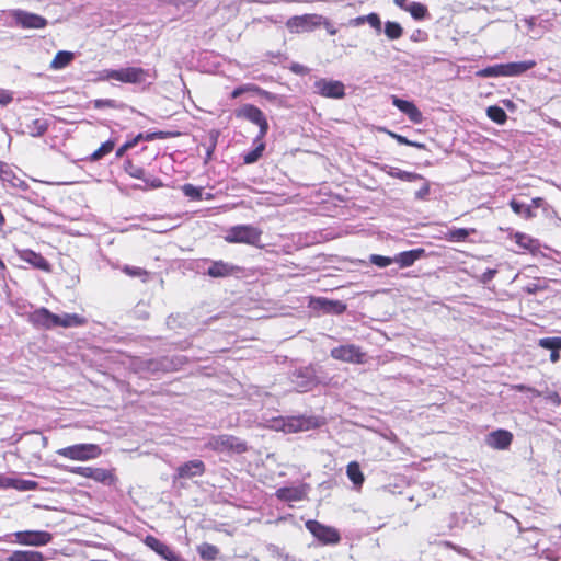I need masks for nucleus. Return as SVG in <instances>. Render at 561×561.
Wrapping results in <instances>:
<instances>
[{
	"label": "nucleus",
	"instance_id": "obj_1",
	"mask_svg": "<svg viewBox=\"0 0 561 561\" xmlns=\"http://www.w3.org/2000/svg\"><path fill=\"white\" fill-rule=\"evenodd\" d=\"M205 447L216 453H230L238 455L244 454L249 449L244 440L230 434L211 435Z\"/></svg>",
	"mask_w": 561,
	"mask_h": 561
},
{
	"label": "nucleus",
	"instance_id": "obj_2",
	"mask_svg": "<svg viewBox=\"0 0 561 561\" xmlns=\"http://www.w3.org/2000/svg\"><path fill=\"white\" fill-rule=\"evenodd\" d=\"M263 231L252 225H236L228 229L225 241L228 243H244L253 247H262Z\"/></svg>",
	"mask_w": 561,
	"mask_h": 561
},
{
	"label": "nucleus",
	"instance_id": "obj_3",
	"mask_svg": "<svg viewBox=\"0 0 561 561\" xmlns=\"http://www.w3.org/2000/svg\"><path fill=\"white\" fill-rule=\"evenodd\" d=\"M67 471L107 486H115L118 483V477L115 468L77 466L68 468Z\"/></svg>",
	"mask_w": 561,
	"mask_h": 561
},
{
	"label": "nucleus",
	"instance_id": "obj_4",
	"mask_svg": "<svg viewBox=\"0 0 561 561\" xmlns=\"http://www.w3.org/2000/svg\"><path fill=\"white\" fill-rule=\"evenodd\" d=\"M102 448L98 444L81 443L59 448L56 454L73 461H89L102 455Z\"/></svg>",
	"mask_w": 561,
	"mask_h": 561
},
{
	"label": "nucleus",
	"instance_id": "obj_5",
	"mask_svg": "<svg viewBox=\"0 0 561 561\" xmlns=\"http://www.w3.org/2000/svg\"><path fill=\"white\" fill-rule=\"evenodd\" d=\"M234 116L239 119L248 121L259 127L256 140H262L268 131V122L261 108L253 104H243L234 111Z\"/></svg>",
	"mask_w": 561,
	"mask_h": 561
},
{
	"label": "nucleus",
	"instance_id": "obj_6",
	"mask_svg": "<svg viewBox=\"0 0 561 561\" xmlns=\"http://www.w3.org/2000/svg\"><path fill=\"white\" fill-rule=\"evenodd\" d=\"M149 71L141 67H126L113 69L106 72V78L119 81L122 83L139 84L146 81Z\"/></svg>",
	"mask_w": 561,
	"mask_h": 561
},
{
	"label": "nucleus",
	"instance_id": "obj_7",
	"mask_svg": "<svg viewBox=\"0 0 561 561\" xmlns=\"http://www.w3.org/2000/svg\"><path fill=\"white\" fill-rule=\"evenodd\" d=\"M330 356L336 360L350 364H364L366 363V353L362 347L355 344H344L333 347L330 351Z\"/></svg>",
	"mask_w": 561,
	"mask_h": 561
},
{
	"label": "nucleus",
	"instance_id": "obj_8",
	"mask_svg": "<svg viewBox=\"0 0 561 561\" xmlns=\"http://www.w3.org/2000/svg\"><path fill=\"white\" fill-rule=\"evenodd\" d=\"M306 528L323 545H336L341 540L337 529L310 519L305 524Z\"/></svg>",
	"mask_w": 561,
	"mask_h": 561
},
{
	"label": "nucleus",
	"instance_id": "obj_9",
	"mask_svg": "<svg viewBox=\"0 0 561 561\" xmlns=\"http://www.w3.org/2000/svg\"><path fill=\"white\" fill-rule=\"evenodd\" d=\"M321 24L322 15L318 14L295 15L286 22V26L291 33L310 32Z\"/></svg>",
	"mask_w": 561,
	"mask_h": 561
},
{
	"label": "nucleus",
	"instance_id": "obj_10",
	"mask_svg": "<svg viewBox=\"0 0 561 561\" xmlns=\"http://www.w3.org/2000/svg\"><path fill=\"white\" fill-rule=\"evenodd\" d=\"M15 542L23 546L41 547L53 540V535L45 530H23L14 534Z\"/></svg>",
	"mask_w": 561,
	"mask_h": 561
},
{
	"label": "nucleus",
	"instance_id": "obj_11",
	"mask_svg": "<svg viewBox=\"0 0 561 561\" xmlns=\"http://www.w3.org/2000/svg\"><path fill=\"white\" fill-rule=\"evenodd\" d=\"M58 314L53 313L45 307L35 309L28 313V322L37 329L51 330L55 328V322Z\"/></svg>",
	"mask_w": 561,
	"mask_h": 561
},
{
	"label": "nucleus",
	"instance_id": "obj_12",
	"mask_svg": "<svg viewBox=\"0 0 561 561\" xmlns=\"http://www.w3.org/2000/svg\"><path fill=\"white\" fill-rule=\"evenodd\" d=\"M12 18L14 19L15 23L21 26L22 28H44L47 26L48 22L45 18L26 12L23 10H14L12 11Z\"/></svg>",
	"mask_w": 561,
	"mask_h": 561
},
{
	"label": "nucleus",
	"instance_id": "obj_13",
	"mask_svg": "<svg viewBox=\"0 0 561 561\" xmlns=\"http://www.w3.org/2000/svg\"><path fill=\"white\" fill-rule=\"evenodd\" d=\"M124 170L131 178L144 180V182H145L144 190H146V188H150V190L161 188L164 185L162 180L159 179V178L146 179L145 178V170H144V168L139 167L138 164H136L130 159H127L124 162Z\"/></svg>",
	"mask_w": 561,
	"mask_h": 561
},
{
	"label": "nucleus",
	"instance_id": "obj_14",
	"mask_svg": "<svg viewBox=\"0 0 561 561\" xmlns=\"http://www.w3.org/2000/svg\"><path fill=\"white\" fill-rule=\"evenodd\" d=\"M144 543L167 561H185L179 553L173 551L167 543L152 535L144 539Z\"/></svg>",
	"mask_w": 561,
	"mask_h": 561
},
{
	"label": "nucleus",
	"instance_id": "obj_15",
	"mask_svg": "<svg viewBox=\"0 0 561 561\" xmlns=\"http://www.w3.org/2000/svg\"><path fill=\"white\" fill-rule=\"evenodd\" d=\"M317 93L324 98L342 99L345 95V87L341 81L320 79L316 81Z\"/></svg>",
	"mask_w": 561,
	"mask_h": 561
},
{
	"label": "nucleus",
	"instance_id": "obj_16",
	"mask_svg": "<svg viewBox=\"0 0 561 561\" xmlns=\"http://www.w3.org/2000/svg\"><path fill=\"white\" fill-rule=\"evenodd\" d=\"M513 434L507 430H496L489 433L485 437L486 445L495 450L508 449L513 442Z\"/></svg>",
	"mask_w": 561,
	"mask_h": 561
},
{
	"label": "nucleus",
	"instance_id": "obj_17",
	"mask_svg": "<svg viewBox=\"0 0 561 561\" xmlns=\"http://www.w3.org/2000/svg\"><path fill=\"white\" fill-rule=\"evenodd\" d=\"M391 101L392 104L405 114L413 124H421L423 122V114L413 102L402 100L397 95H392Z\"/></svg>",
	"mask_w": 561,
	"mask_h": 561
},
{
	"label": "nucleus",
	"instance_id": "obj_18",
	"mask_svg": "<svg viewBox=\"0 0 561 561\" xmlns=\"http://www.w3.org/2000/svg\"><path fill=\"white\" fill-rule=\"evenodd\" d=\"M205 471H206L205 463L199 459H195V460L186 461V462L182 463L180 467H178L176 476L180 479H191L194 477L203 476L205 473Z\"/></svg>",
	"mask_w": 561,
	"mask_h": 561
},
{
	"label": "nucleus",
	"instance_id": "obj_19",
	"mask_svg": "<svg viewBox=\"0 0 561 561\" xmlns=\"http://www.w3.org/2000/svg\"><path fill=\"white\" fill-rule=\"evenodd\" d=\"M19 257L23 260L24 262H27L32 266H34L37 270L49 272L50 271V264L49 262L41 254L33 250L25 249L19 251Z\"/></svg>",
	"mask_w": 561,
	"mask_h": 561
},
{
	"label": "nucleus",
	"instance_id": "obj_20",
	"mask_svg": "<svg viewBox=\"0 0 561 561\" xmlns=\"http://www.w3.org/2000/svg\"><path fill=\"white\" fill-rule=\"evenodd\" d=\"M241 267L229 264L221 260L214 261L207 270V275L214 278L231 276L237 272H240Z\"/></svg>",
	"mask_w": 561,
	"mask_h": 561
},
{
	"label": "nucleus",
	"instance_id": "obj_21",
	"mask_svg": "<svg viewBox=\"0 0 561 561\" xmlns=\"http://www.w3.org/2000/svg\"><path fill=\"white\" fill-rule=\"evenodd\" d=\"M275 495L280 501L298 502L307 497V491L304 486H285L279 488Z\"/></svg>",
	"mask_w": 561,
	"mask_h": 561
},
{
	"label": "nucleus",
	"instance_id": "obj_22",
	"mask_svg": "<svg viewBox=\"0 0 561 561\" xmlns=\"http://www.w3.org/2000/svg\"><path fill=\"white\" fill-rule=\"evenodd\" d=\"M289 433L308 431L313 427L312 420L305 416H293L284 424Z\"/></svg>",
	"mask_w": 561,
	"mask_h": 561
},
{
	"label": "nucleus",
	"instance_id": "obj_23",
	"mask_svg": "<svg viewBox=\"0 0 561 561\" xmlns=\"http://www.w3.org/2000/svg\"><path fill=\"white\" fill-rule=\"evenodd\" d=\"M424 253V249H414L399 253L394 257V263L401 268L409 267L415 263Z\"/></svg>",
	"mask_w": 561,
	"mask_h": 561
},
{
	"label": "nucleus",
	"instance_id": "obj_24",
	"mask_svg": "<svg viewBox=\"0 0 561 561\" xmlns=\"http://www.w3.org/2000/svg\"><path fill=\"white\" fill-rule=\"evenodd\" d=\"M87 319L77 313H64L62 316L58 314V319L55 322V328H72V327H82L87 324Z\"/></svg>",
	"mask_w": 561,
	"mask_h": 561
},
{
	"label": "nucleus",
	"instance_id": "obj_25",
	"mask_svg": "<svg viewBox=\"0 0 561 561\" xmlns=\"http://www.w3.org/2000/svg\"><path fill=\"white\" fill-rule=\"evenodd\" d=\"M45 557L36 550H14L7 558V561H44Z\"/></svg>",
	"mask_w": 561,
	"mask_h": 561
},
{
	"label": "nucleus",
	"instance_id": "obj_26",
	"mask_svg": "<svg viewBox=\"0 0 561 561\" xmlns=\"http://www.w3.org/2000/svg\"><path fill=\"white\" fill-rule=\"evenodd\" d=\"M48 121L44 117H39L25 125V133L32 137H41L48 130Z\"/></svg>",
	"mask_w": 561,
	"mask_h": 561
},
{
	"label": "nucleus",
	"instance_id": "obj_27",
	"mask_svg": "<svg viewBox=\"0 0 561 561\" xmlns=\"http://www.w3.org/2000/svg\"><path fill=\"white\" fill-rule=\"evenodd\" d=\"M476 232L474 228H453L445 233L444 239L448 242H465L470 234Z\"/></svg>",
	"mask_w": 561,
	"mask_h": 561
},
{
	"label": "nucleus",
	"instance_id": "obj_28",
	"mask_svg": "<svg viewBox=\"0 0 561 561\" xmlns=\"http://www.w3.org/2000/svg\"><path fill=\"white\" fill-rule=\"evenodd\" d=\"M510 238L513 239L523 250L534 251L538 247V243L535 239L523 232H511Z\"/></svg>",
	"mask_w": 561,
	"mask_h": 561
},
{
	"label": "nucleus",
	"instance_id": "obj_29",
	"mask_svg": "<svg viewBox=\"0 0 561 561\" xmlns=\"http://www.w3.org/2000/svg\"><path fill=\"white\" fill-rule=\"evenodd\" d=\"M75 59V54L67 50L58 51L53 60L50 61L49 67L54 70L64 69L69 66Z\"/></svg>",
	"mask_w": 561,
	"mask_h": 561
},
{
	"label": "nucleus",
	"instance_id": "obj_30",
	"mask_svg": "<svg viewBox=\"0 0 561 561\" xmlns=\"http://www.w3.org/2000/svg\"><path fill=\"white\" fill-rule=\"evenodd\" d=\"M538 344L551 351L550 359L556 363L559 359V351L561 350V337H545L540 339Z\"/></svg>",
	"mask_w": 561,
	"mask_h": 561
},
{
	"label": "nucleus",
	"instance_id": "obj_31",
	"mask_svg": "<svg viewBox=\"0 0 561 561\" xmlns=\"http://www.w3.org/2000/svg\"><path fill=\"white\" fill-rule=\"evenodd\" d=\"M219 130L211 129L207 134V141L203 142L202 146L205 148V163H208L213 159L214 151L216 149L218 138H219Z\"/></svg>",
	"mask_w": 561,
	"mask_h": 561
},
{
	"label": "nucleus",
	"instance_id": "obj_32",
	"mask_svg": "<svg viewBox=\"0 0 561 561\" xmlns=\"http://www.w3.org/2000/svg\"><path fill=\"white\" fill-rule=\"evenodd\" d=\"M347 478L353 482V484L357 488H362L365 477L362 472L360 466L357 461H351L346 467Z\"/></svg>",
	"mask_w": 561,
	"mask_h": 561
},
{
	"label": "nucleus",
	"instance_id": "obj_33",
	"mask_svg": "<svg viewBox=\"0 0 561 561\" xmlns=\"http://www.w3.org/2000/svg\"><path fill=\"white\" fill-rule=\"evenodd\" d=\"M317 305L325 312H334L341 314L346 310V305L340 300H329L327 298H318Z\"/></svg>",
	"mask_w": 561,
	"mask_h": 561
},
{
	"label": "nucleus",
	"instance_id": "obj_34",
	"mask_svg": "<svg viewBox=\"0 0 561 561\" xmlns=\"http://www.w3.org/2000/svg\"><path fill=\"white\" fill-rule=\"evenodd\" d=\"M199 557L205 561H215L218 559L220 550L215 545L203 542L197 546Z\"/></svg>",
	"mask_w": 561,
	"mask_h": 561
},
{
	"label": "nucleus",
	"instance_id": "obj_35",
	"mask_svg": "<svg viewBox=\"0 0 561 561\" xmlns=\"http://www.w3.org/2000/svg\"><path fill=\"white\" fill-rule=\"evenodd\" d=\"M534 62H511L502 65L503 77L517 76L530 69Z\"/></svg>",
	"mask_w": 561,
	"mask_h": 561
},
{
	"label": "nucleus",
	"instance_id": "obj_36",
	"mask_svg": "<svg viewBox=\"0 0 561 561\" xmlns=\"http://www.w3.org/2000/svg\"><path fill=\"white\" fill-rule=\"evenodd\" d=\"M116 146L115 139H108L105 142H103L95 151L91 153L89 157V161L95 162L104 158L105 156L110 154Z\"/></svg>",
	"mask_w": 561,
	"mask_h": 561
},
{
	"label": "nucleus",
	"instance_id": "obj_37",
	"mask_svg": "<svg viewBox=\"0 0 561 561\" xmlns=\"http://www.w3.org/2000/svg\"><path fill=\"white\" fill-rule=\"evenodd\" d=\"M121 271L129 277L140 278L144 283L150 277V272L139 266L124 265Z\"/></svg>",
	"mask_w": 561,
	"mask_h": 561
},
{
	"label": "nucleus",
	"instance_id": "obj_38",
	"mask_svg": "<svg viewBox=\"0 0 561 561\" xmlns=\"http://www.w3.org/2000/svg\"><path fill=\"white\" fill-rule=\"evenodd\" d=\"M162 366L161 360L151 358L140 362L137 369L140 373L156 374L164 370Z\"/></svg>",
	"mask_w": 561,
	"mask_h": 561
},
{
	"label": "nucleus",
	"instance_id": "obj_39",
	"mask_svg": "<svg viewBox=\"0 0 561 561\" xmlns=\"http://www.w3.org/2000/svg\"><path fill=\"white\" fill-rule=\"evenodd\" d=\"M8 484H10V488H14L19 491H33L38 486L36 481L24 479H9Z\"/></svg>",
	"mask_w": 561,
	"mask_h": 561
},
{
	"label": "nucleus",
	"instance_id": "obj_40",
	"mask_svg": "<svg viewBox=\"0 0 561 561\" xmlns=\"http://www.w3.org/2000/svg\"><path fill=\"white\" fill-rule=\"evenodd\" d=\"M488 117L496 124H504L507 119L506 112L497 105H492L486 108Z\"/></svg>",
	"mask_w": 561,
	"mask_h": 561
},
{
	"label": "nucleus",
	"instance_id": "obj_41",
	"mask_svg": "<svg viewBox=\"0 0 561 561\" xmlns=\"http://www.w3.org/2000/svg\"><path fill=\"white\" fill-rule=\"evenodd\" d=\"M510 206L515 214H517L526 219L533 218L535 216V214L529 205L522 204V203L517 202L516 199H512L510 202Z\"/></svg>",
	"mask_w": 561,
	"mask_h": 561
},
{
	"label": "nucleus",
	"instance_id": "obj_42",
	"mask_svg": "<svg viewBox=\"0 0 561 561\" xmlns=\"http://www.w3.org/2000/svg\"><path fill=\"white\" fill-rule=\"evenodd\" d=\"M407 11L410 12L411 16L415 20H424L428 15L426 5L420 2H412Z\"/></svg>",
	"mask_w": 561,
	"mask_h": 561
},
{
	"label": "nucleus",
	"instance_id": "obj_43",
	"mask_svg": "<svg viewBox=\"0 0 561 561\" xmlns=\"http://www.w3.org/2000/svg\"><path fill=\"white\" fill-rule=\"evenodd\" d=\"M385 34L389 39H398L403 35V28L398 22L388 21L385 24Z\"/></svg>",
	"mask_w": 561,
	"mask_h": 561
},
{
	"label": "nucleus",
	"instance_id": "obj_44",
	"mask_svg": "<svg viewBox=\"0 0 561 561\" xmlns=\"http://www.w3.org/2000/svg\"><path fill=\"white\" fill-rule=\"evenodd\" d=\"M183 194L192 201L203 199V187H196L191 183H186L182 186Z\"/></svg>",
	"mask_w": 561,
	"mask_h": 561
},
{
	"label": "nucleus",
	"instance_id": "obj_45",
	"mask_svg": "<svg viewBox=\"0 0 561 561\" xmlns=\"http://www.w3.org/2000/svg\"><path fill=\"white\" fill-rule=\"evenodd\" d=\"M180 135H181L180 131L159 130V131L146 134L145 140L152 141L156 139L174 138V137H179Z\"/></svg>",
	"mask_w": 561,
	"mask_h": 561
},
{
	"label": "nucleus",
	"instance_id": "obj_46",
	"mask_svg": "<svg viewBox=\"0 0 561 561\" xmlns=\"http://www.w3.org/2000/svg\"><path fill=\"white\" fill-rule=\"evenodd\" d=\"M265 149L264 142H260L253 150L244 154L243 161L247 164L254 163L259 160Z\"/></svg>",
	"mask_w": 561,
	"mask_h": 561
},
{
	"label": "nucleus",
	"instance_id": "obj_47",
	"mask_svg": "<svg viewBox=\"0 0 561 561\" xmlns=\"http://www.w3.org/2000/svg\"><path fill=\"white\" fill-rule=\"evenodd\" d=\"M502 65H495V66H491V67H486L484 69H481L477 72V76L479 77H482V78H489V77H503V71H502Z\"/></svg>",
	"mask_w": 561,
	"mask_h": 561
},
{
	"label": "nucleus",
	"instance_id": "obj_48",
	"mask_svg": "<svg viewBox=\"0 0 561 561\" xmlns=\"http://www.w3.org/2000/svg\"><path fill=\"white\" fill-rule=\"evenodd\" d=\"M370 263L378 267H387L390 264L394 263V257H388L379 254H371L369 257Z\"/></svg>",
	"mask_w": 561,
	"mask_h": 561
},
{
	"label": "nucleus",
	"instance_id": "obj_49",
	"mask_svg": "<svg viewBox=\"0 0 561 561\" xmlns=\"http://www.w3.org/2000/svg\"><path fill=\"white\" fill-rule=\"evenodd\" d=\"M388 134H389L390 137L396 139L400 145L415 147V148H419V149H423L425 147L423 144H419V142L409 140L407 137H404L402 135H399V134H396L393 131H388Z\"/></svg>",
	"mask_w": 561,
	"mask_h": 561
},
{
	"label": "nucleus",
	"instance_id": "obj_50",
	"mask_svg": "<svg viewBox=\"0 0 561 561\" xmlns=\"http://www.w3.org/2000/svg\"><path fill=\"white\" fill-rule=\"evenodd\" d=\"M261 89L257 87V85H254V84H244V85H241V87H238L236 88L232 92H231V98L232 99H237L239 98L241 94L245 93V92H260Z\"/></svg>",
	"mask_w": 561,
	"mask_h": 561
},
{
	"label": "nucleus",
	"instance_id": "obj_51",
	"mask_svg": "<svg viewBox=\"0 0 561 561\" xmlns=\"http://www.w3.org/2000/svg\"><path fill=\"white\" fill-rule=\"evenodd\" d=\"M366 23H368L371 27L380 32L381 30V20L379 15L375 12L365 15Z\"/></svg>",
	"mask_w": 561,
	"mask_h": 561
},
{
	"label": "nucleus",
	"instance_id": "obj_52",
	"mask_svg": "<svg viewBox=\"0 0 561 561\" xmlns=\"http://www.w3.org/2000/svg\"><path fill=\"white\" fill-rule=\"evenodd\" d=\"M93 105L95 108H103V107L115 108L116 107L115 101L111 100V99L94 100Z\"/></svg>",
	"mask_w": 561,
	"mask_h": 561
},
{
	"label": "nucleus",
	"instance_id": "obj_53",
	"mask_svg": "<svg viewBox=\"0 0 561 561\" xmlns=\"http://www.w3.org/2000/svg\"><path fill=\"white\" fill-rule=\"evenodd\" d=\"M13 100V96H12V93L9 92L8 90H4V89H0V105H8L12 102Z\"/></svg>",
	"mask_w": 561,
	"mask_h": 561
},
{
	"label": "nucleus",
	"instance_id": "obj_54",
	"mask_svg": "<svg viewBox=\"0 0 561 561\" xmlns=\"http://www.w3.org/2000/svg\"><path fill=\"white\" fill-rule=\"evenodd\" d=\"M430 194V183L424 182L423 186L415 193L416 198L425 199Z\"/></svg>",
	"mask_w": 561,
	"mask_h": 561
},
{
	"label": "nucleus",
	"instance_id": "obj_55",
	"mask_svg": "<svg viewBox=\"0 0 561 561\" xmlns=\"http://www.w3.org/2000/svg\"><path fill=\"white\" fill-rule=\"evenodd\" d=\"M398 178L405 181H415L422 180L423 178L420 174L411 173V172H401L398 174Z\"/></svg>",
	"mask_w": 561,
	"mask_h": 561
},
{
	"label": "nucleus",
	"instance_id": "obj_56",
	"mask_svg": "<svg viewBox=\"0 0 561 561\" xmlns=\"http://www.w3.org/2000/svg\"><path fill=\"white\" fill-rule=\"evenodd\" d=\"M321 25H323L325 27V30L328 31V33L330 35H335L337 33V30L332 25V23L328 19H325L323 16H322V24Z\"/></svg>",
	"mask_w": 561,
	"mask_h": 561
},
{
	"label": "nucleus",
	"instance_id": "obj_57",
	"mask_svg": "<svg viewBox=\"0 0 561 561\" xmlns=\"http://www.w3.org/2000/svg\"><path fill=\"white\" fill-rule=\"evenodd\" d=\"M201 0H172L175 5L195 7Z\"/></svg>",
	"mask_w": 561,
	"mask_h": 561
},
{
	"label": "nucleus",
	"instance_id": "obj_58",
	"mask_svg": "<svg viewBox=\"0 0 561 561\" xmlns=\"http://www.w3.org/2000/svg\"><path fill=\"white\" fill-rule=\"evenodd\" d=\"M364 23H366L365 15L357 16V18L351 20V22H350V24L353 26H359V25H363Z\"/></svg>",
	"mask_w": 561,
	"mask_h": 561
},
{
	"label": "nucleus",
	"instance_id": "obj_59",
	"mask_svg": "<svg viewBox=\"0 0 561 561\" xmlns=\"http://www.w3.org/2000/svg\"><path fill=\"white\" fill-rule=\"evenodd\" d=\"M128 150L129 148L123 144L115 152L116 158H122Z\"/></svg>",
	"mask_w": 561,
	"mask_h": 561
},
{
	"label": "nucleus",
	"instance_id": "obj_60",
	"mask_svg": "<svg viewBox=\"0 0 561 561\" xmlns=\"http://www.w3.org/2000/svg\"><path fill=\"white\" fill-rule=\"evenodd\" d=\"M496 271L495 270H488L483 276H482V280L484 283L489 282L490 279H492L495 275Z\"/></svg>",
	"mask_w": 561,
	"mask_h": 561
},
{
	"label": "nucleus",
	"instance_id": "obj_61",
	"mask_svg": "<svg viewBox=\"0 0 561 561\" xmlns=\"http://www.w3.org/2000/svg\"><path fill=\"white\" fill-rule=\"evenodd\" d=\"M442 545H443L444 547H446V548H448V549H453V550H455V551H457V552H459V553L461 552V551H460V549H459L456 545H454L453 542H450V541H443V543H442Z\"/></svg>",
	"mask_w": 561,
	"mask_h": 561
},
{
	"label": "nucleus",
	"instance_id": "obj_62",
	"mask_svg": "<svg viewBox=\"0 0 561 561\" xmlns=\"http://www.w3.org/2000/svg\"><path fill=\"white\" fill-rule=\"evenodd\" d=\"M514 389L519 391V392H524V391H531L533 389L525 386V385H515L514 386Z\"/></svg>",
	"mask_w": 561,
	"mask_h": 561
},
{
	"label": "nucleus",
	"instance_id": "obj_63",
	"mask_svg": "<svg viewBox=\"0 0 561 561\" xmlns=\"http://www.w3.org/2000/svg\"><path fill=\"white\" fill-rule=\"evenodd\" d=\"M9 479L0 474V488H10V484H8Z\"/></svg>",
	"mask_w": 561,
	"mask_h": 561
},
{
	"label": "nucleus",
	"instance_id": "obj_64",
	"mask_svg": "<svg viewBox=\"0 0 561 561\" xmlns=\"http://www.w3.org/2000/svg\"><path fill=\"white\" fill-rule=\"evenodd\" d=\"M394 3L407 11V8H409V5H407V0H394Z\"/></svg>",
	"mask_w": 561,
	"mask_h": 561
}]
</instances>
